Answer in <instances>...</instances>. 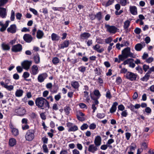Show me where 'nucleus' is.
<instances>
[{
    "label": "nucleus",
    "instance_id": "nucleus-61",
    "mask_svg": "<svg viewBox=\"0 0 154 154\" xmlns=\"http://www.w3.org/2000/svg\"><path fill=\"white\" fill-rule=\"evenodd\" d=\"M128 107L132 111H134V107L133 105L130 104L128 106Z\"/></svg>",
    "mask_w": 154,
    "mask_h": 154
},
{
    "label": "nucleus",
    "instance_id": "nucleus-23",
    "mask_svg": "<svg viewBox=\"0 0 154 154\" xmlns=\"http://www.w3.org/2000/svg\"><path fill=\"white\" fill-rule=\"evenodd\" d=\"M130 10L131 14L133 15H135L137 14V8L135 6H130Z\"/></svg>",
    "mask_w": 154,
    "mask_h": 154
},
{
    "label": "nucleus",
    "instance_id": "nucleus-37",
    "mask_svg": "<svg viewBox=\"0 0 154 154\" xmlns=\"http://www.w3.org/2000/svg\"><path fill=\"white\" fill-rule=\"evenodd\" d=\"M130 21L129 20H127L124 22L123 27L125 29H127L128 28L130 25Z\"/></svg>",
    "mask_w": 154,
    "mask_h": 154
},
{
    "label": "nucleus",
    "instance_id": "nucleus-7",
    "mask_svg": "<svg viewBox=\"0 0 154 154\" xmlns=\"http://www.w3.org/2000/svg\"><path fill=\"white\" fill-rule=\"evenodd\" d=\"M66 126L68 128L69 132L75 131L78 130V127L76 125H73L72 123L68 122L66 123Z\"/></svg>",
    "mask_w": 154,
    "mask_h": 154
},
{
    "label": "nucleus",
    "instance_id": "nucleus-8",
    "mask_svg": "<svg viewBox=\"0 0 154 154\" xmlns=\"http://www.w3.org/2000/svg\"><path fill=\"white\" fill-rule=\"evenodd\" d=\"M107 31L111 33H115L117 31V28L113 26H110L109 25H106Z\"/></svg>",
    "mask_w": 154,
    "mask_h": 154
},
{
    "label": "nucleus",
    "instance_id": "nucleus-43",
    "mask_svg": "<svg viewBox=\"0 0 154 154\" xmlns=\"http://www.w3.org/2000/svg\"><path fill=\"white\" fill-rule=\"evenodd\" d=\"M90 95L91 99L94 100H95L94 103L93 104H95V105H97L99 103V102L97 100V99H96V98H95L93 96L92 94H91Z\"/></svg>",
    "mask_w": 154,
    "mask_h": 154
},
{
    "label": "nucleus",
    "instance_id": "nucleus-45",
    "mask_svg": "<svg viewBox=\"0 0 154 154\" xmlns=\"http://www.w3.org/2000/svg\"><path fill=\"white\" fill-rule=\"evenodd\" d=\"M88 125L87 124H83L81 127V129L82 130H84L85 129H86L88 128Z\"/></svg>",
    "mask_w": 154,
    "mask_h": 154
},
{
    "label": "nucleus",
    "instance_id": "nucleus-59",
    "mask_svg": "<svg viewBox=\"0 0 154 154\" xmlns=\"http://www.w3.org/2000/svg\"><path fill=\"white\" fill-rule=\"evenodd\" d=\"M29 10L30 11L32 12L35 15H37L38 14L37 11L35 9L33 8H29Z\"/></svg>",
    "mask_w": 154,
    "mask_h": 154
},
{
    "label": "nucleus",
    "instance_id": "nucleus-34",
    "mask_svg": "<svg viewBox=\"0 0 154 154\" xmlns=\"http://www.w3.org/2000/svg\"><path fill=\"white\" fill-rule=\"evenodd\" d=\"M51 38L53 41H57L59 40L60 37L56 34L53 33L51 35Z\"/></svg>",
    "mask_w": 154,
    "mask_h": 154
},
{
    "label": "nucleus",
    "instance_id": "nucleus-40",
    "mask_svg": "<svg viewBox=\"0 0 154 154\" xmlns=\"http://www.w3.org/2000/svg\"><path fill=\"white\" fill-rule=\"evenodd\" d=\"M43 152L45 153H48V150L47 146L46 144H43L42 146Z\"/></svg>",
    "mask_w": 154,
    "mask_h": 154
},
{
    "label": "nucleus",
    "instance_id": "nucleus-12",
    "mask_svg": "<svg viewBox=\"0 0 154 154\" xmlns=\"http://www.w3.org/2000/svg\"><path fill=\"white\" fill-rule=\"evenodd\" d=\"M39 71L37 66L36 65H34L31 68L30 72L31 74L33 75H35L38 73Z\"/></svg>",
    "mask_w": 154,
    "mask_h": 154
},
{
    "label": "nucleus",
    "instance_id": "nucleus-18",
    "mask_svg": "<svg viewBox=\"0 0 154 154\" xmlns=\"http://www.w3.org/2000/svg\"><path fill=\"white\" fill-rule=\"evenodd\" d=\"M97 146L94 144H91L89 145L88 148V151L92 153H94L98 149Z\"/></svg>",
    "mask_w": 154,
    "mask_h": 154
},
{
    "label": "nucleus",
    "instance_id": "nucleus-20",
    "mask_svg": "<svg viewBox=\"0 0 154 154\" xmlns=\"http://www.w3.org/2000/svg\"><path fill=\"white\" fill-rule=\"evenodd\" d=\"M24 40L27 42H30L32 39V38L31 35L29 34H25L23 36Z\"/></svg>",
    "mask_w": 154,
    "mask_h": 154
},
{
    "label": "nucleus",
    "instance_id": "nucleus-53",
    "mask_svg": "<svg viewBox=\"0 0 154 154\" xmlns=\"http://www.w3.org/2000/svg\"><path fill=\"white\" fill-rule=\"evenodd\" d=\"M121 114L122 116L123 117H126L128 115V113L127 112V110H125L122 111L121 113Z\"/></svg>",
    "mask_w": 154,
    "mask_h": 154
},
{
    "label": "nucleus",
    "instance_id": "nucleus-10",
    "mask_svg": "<svg viewBox=\"0 0 154 154\" xmlns=\"http://www.w3.org/2000/svg\"><path fill=\"white\" fill-rule=\"evenodd\" d=\"M15 112L17 115L22 116L25 114L26 111L24 108L20 107L16 109Z\"/></svg>",
    "mask_w": 154,
    "mask_h": 154
},
{
    "label": "nucleus",
    "instance_id": "nucleus-51",
    "mask_svg": "<svg viewBox=\"0 0 154 154\" xmlns=\"http://www.w3.org/2000/svg\"><path fill=\"white\" fill-rule=\"evenodd\" d=\"M96 127V125L94 123H92L89 126V128L90 129L94 130Z\"/></svg>",
    "mask_w": 154,
    "mask_h": 154
},
{
    "label": "nucleus",
    "instance_id": "nucleus-16",
    "mask_svg": "<svg viewBox=\"0 0 154 154\" xmlns=\"http://www.w3.org/2000/svg\"><path fill=\"white\" fill-rule=\"evenodd\" d=\"M129 151L128 152V154H134L133 151H134L137 147L136 144L132 143L129 146Z\"/></svg>",
    "mask_w": 154,
    "mask_h": 154
},
{
    "label": "nucleus",
    "instance_id": "nucleus-24",
    "mask_svg": "<svg viewBox=\"0 0 154 154\" xmlns=\"http://www.w3.org/2000/svg\"><path fill=\"white\" fill-rule=\"evenodd\" d=\"M118 105V103L117 102H115L113 103L112 107L110 109V112L111 113H113L116 111L117 109L116 106Z\"/></svg>",
    "mask_w": 154,
    "mask_h": 154
},
{
    "label": "nucleus",
    "instance_id": "nucleus-17",
    "mask_svg": "<svg viewBox=\"0 0 154 154\" xmlns=\"http://www.w3.org/2000/svg\"><path fill=\"white\" fill-rule=\"evenodd\" d=\"M69 41L66 40L58 46L59 49H63L65 48H67L69 46Z\"/></svg>",
    "mask_w": 154,
    "mask_h": 154
},
{
    "label": "nucleus",
    "instance_id": "nucleus-54",
    "mask_svg": "<svg viewBox=\"0 0 154 154\" xmlns=\"http://www.w3.org/2000/svg\"><path fill=\"white\" fill-rule=\"evenodd\" d=\"M113 39L111 37H109L105 39V42L106 44H109L110 43Z\"/></svg>",
    "mask_w": 154,
    "mask_h": 154
},
{
    "label": "nucleus",
    "instance_id": "nucleus-44",
    "mask_svg": "<svg viewBox=\"0 0 154 154\" xmlns=\"http://www.w3.org/2000/svg\"><path fill=\"white\" fill-rule=\"evenodd\" d=\"M105 115L104 113H98L97 115V117L99 119H103Z\"/></svg>",
    "mask_w": 154,
    "mask_h": 154
},
{
    "label": "nucleus",
    "instance_id": "nucleus-28",
    "mask_svg": "<svg viewBox=\"0 0 154 154\" xmlns=\"http://www.w3.org/2000/svg\"><path fill=\"white\" fill-rule=\"evenodd\" d=\"M16 143V141L15 139L14 138L10 139L9 141V145L11 146H13Z\"/></svg>",
    "mask_w": 154,
    "mask_h": 154
},
{
    "label": "nucleus",
    "instance_id": "nucleus-49",
    "mask_svg": "<svg viewBox=\"0 0 154 154\" xmlns=\"http://www.w3.org/2000/svg\"><path fill=\"white\" fill-rule=\"evenodd\" d=\"M114 0H109V1L106 2L105 5L106 7H107L112 5L114 2Z\"/></svg>",
    "mask_w": 154,
    "mask_h": 154
},
{
    "label": "nucleus",
    "instance_id": "nucleus-55",
    "mask_svg": "<svg viewBox=\"0 0 154 154\" xmlns=\"http://www.w3.org/2000/svg\"><path fill=\"white\" fill-rule=\"evenodd\" d=\"M22 16V14L19 13H17L16 14V18L18 20H21Z\"/></svg>",
    "mask_w": 154,
    "mask_h": 154
},
{
    "label": "nucleus",
    "instance_id": "nucleus-48",
    "mask_svg": "<svg viewBox=\"0 0 154 154\" xmlns=\"http://www.w3.org/2000/svg\"><path fill=\"white\" fill-rule=\"evenodd\" d=\"M106 96L107 98L109 99H110L112 97V95L111 94V93L109 90H108L106 91Z\"/></svg>",
    "mask_w": 154,
    "mask_h": 154
},
{
    "label": "nucleus",
    "instance_id": "nucleus-13",
    "mask_svg": "<svg viewBox=\"0 0 154 154\" xmlns=\"http://www.w3.org/2000/svg\"><path fill=\"white\" fill-rule=\"evenodd\" d=\"M22 50V46L20 44H18L13 46L11 48L12 51L14 52H18Z\"/></svg>",
    "mask_w": 154,
    "mask_h": 154
},
{
    "label": "nucleus",
    "instance_id": "nucleus-57",
    "mask_svg": "<svg viewBox=\"0 0 154 154\" xmlns=\"http://www.w3.org/2000/svg\"><path fill=\"white\" fill-rule=\"evenodd\" d=\"M29 128V126L26 124H23L22 125V128L23 130H26L28 129Z\"/></svg>",
    "mask_w": 154,
    "mask_h": 154
},
{
    "label": "nucleus",
    "instance_id": "nucleus-29",
    "mask_svg": "<svg viewBox=\"0 0 154 154\" xmlns=\"http://www.w3.org/2000/svg\"><path fill=\"white\" fill-rule=\"evenodd\" d=\"M150 73L148 72L144 77L140 78V80L143 81H147L150 77Z\"/></svg>",
    "mask_w": 154,
    "mask_h": 154
},
{
    "label": "nucleus",
    "instance_id": "nucleus-52",
    "mask_svg": "<svg viewBox=\"0 0 154 154\" xmlns=\"http://www.w3.org/2000/svg\"><path fill=\"white\" fill-rule=\"evenodd\" d=\"M86 68L84 66H81L79 68V70L82 72H84L85 71Z\"/></svg>",
    "mask_w": 154,
    "mask_h": 154
},
{
    "label": "nucleus",
    "instance_id": "nucleus-47",
    "mask_svg": "<svg viewBox=\"0 0 154 154\" xmlns=\"http://www.w3.org/2000/svg\"><path fill=\"white\" fill-rule=\"evenodd\" d=\"M108 147H112L111 146H108L106 144H104L101 146L100 149L103 150H106Z\"/></svg>",
    "mask_w": 154,
    "mask_h": 154
},
{
    "label": "nucleus",
    "instance_id": "nucleus-1",
    "mask_svg": "<svg viewBox=\"0 0 154 154\" xmlns=\"http://www.w3.org/2000/svg\"><path fill=\"white\" fill-rule=\"evenodd\" d=\"M35 103L36 105L41 109H44L47 107L48 108L49 107V102L46 99L42 97L36 98Z\"/></svg>",
    "mask_w": 154,
    "mask_h": 154
},
{
    "label": "nucleus",
    "instance_id": "nucleus-21",
    "mask_svg": "<svg viewBox=\"0 0 154 154\" xmlns=\"http://www.w3.org/2000/svg\"><path fill=\"white\" fill-rule=\"evenodd\" d=\"M91 36V34L88 32H85L80 35V38L83 40L87 39Z\"/></svg>",
    "mask_w": 154,
    "mask_h": 154
},
{
    "label": "nucleus",
    "instance_id": "nucleus-38",
    "mask_svg": "<svg viewBox=\"0 0 154 154\" xmlns=\"http://www.w3.org/2000/svg\"><path fill=\"white\" fill-rule=\"evenodd\" d=\"M70 107L68 106H66L64 107V110L66 115H68L70 113L71 110Z\"/></svg>",
    "mask_w": 154,
    "mask_h": 154
},
{
    "label": "nucleus",
    "instance_id": "nucleus-3",
    "mask_svg": "<svg viewBox=\"0 0 154 154\" xmlns=\"http://www.w3.org/2000/svg\"><path fill=\"white\" fill-rule=\"evenodd\" d=\"M122 54L123 55L125 58L128 57H133L134 54L130 51V48L129 47H127L122 51Z\"/></svg>",
    "mask_w": 154,
    "mask_h": 154
},
{
    "label": "nucleus",
    "instance_id": "nucleus-60",
    "mask_svg": "<svg viewBox=\"0 0 154 154\" xmlns=\"http://www.w3.org/2000/svg\"><path fill=\"white\" fill-rule=\"evenodd\" d=\"M143 70L145 72H146L148 69H149V66L145 64H144L143 66Z\"/></svg>",
    "mask_w": 154,
    "mask_h": 154
},
{
    "label": "nucleus",
    "instance_id": "nucleus-56",
    "mask_svg": "<svg viewBox=\"0 0 154 154\" xmlns=\"http://www.w3.org/2000/svg\"><path fill=\"white\" fill-rule=\"evenodd\" d=\"M141 29L137 27L134 30V32L137 34H140L141 32Z\"/></svg>",
    "mask_w": 154,
    "mask_h": 154
},
{
    "label": "nucleus",
    "instance_id": "nucleus-19",
    "mask_svg": "<svg viewBox=\"0 0 154 154\" xmlns=\"http://www.w3.org/2000/svg\"><path fill=\"white\" fill-rule=\"evenodd\" d=\"M7 16L6 9L5 8L0 7V17L2 18H5Z\"/></svg>",
    "mask_w": 154,
    "mask_h": 154
},
{
    "label": "nucleus",
    "instance_id": "nucleus-39",
    "mask_svg": "<svg viewBox=\"0 0 154 154\" xmlns=\"http://www.w3.org/2000/svg\"><path fill=\"white\" fill-rule=\"evenodd\" d=\"M60 61V60L57 57H54L53 58L52 60L53 63L55 65L59 63Z\"/></svg>",
    "mask_w": 154,
    "mask_h": 154
},
{
    "label": "nucleus",
    "instance_id": "nucleus-58",
    "mask_svg": "<svg viewBox=\"0 0 154 154\" xmlns=\"http://www.w3.org/2000/svg\"><path fill=\"white\" fill-rule=\"evenodd\" d=\"M61 98V96L60 93H59L54 96V99L58 101Z\"/></svg>",
    "mask_w": 154,
    "mask_h": 154
},
{
    "label": "nucleus",
    "instance_id": "nucleus-11",
    "mask_svg": "<svg viewBox=\"0 0 154 154\" xmlns=\"http://www.w3.org/2000/svg\"><path fill=\"white\" fill-rule=\"evenodd\" d=\"M7 31L8 32L11 33H15L17 31V27L15 24L11 25L7 29Z\"/></svg>",
    "mask_w": 154,
    "mask_h": 154
},
{
    "label": "nucleus",
    "instance_id": "nucleus-31",
    "mask_svg": "<svg viewBox=\"0 0 154 154\" xmlns=\"http://www.w3.org/2000/svg\"><path fill=\"white\" fill-rule=\"evenodd\" d=\"M94 95L95 96L96 99H98L100 97L101 95L99 91L98 90H95L93 91Z\"/></svg>",
    "mask_w": 154,
    "mask_h": 154
},
{
    "label": "nucleus",
    "instance_id": "nucleus-50",
    "mask_svg": "<svg viewBox=\"0 0 154 154\" xmlns=\"http://www.w3.org/2000/svg\"><path fill=\"white\" fill-rule=\"evenodd\" d=\"M30 74L27 72H24L23 75V77L25 79L29 77Z\"/></svg>",
    "mask_w": 154,
    "mask_h": 154
},
{
    "label": "nucleus",
    "instance_id": "nucleus-25",
    "mask_svg": "<svg viewBox=\"0 0 154 154\" xmlns=\"http://www.w3.org/2000/svg\"><path fill=\"white\" fill-rule=\"evenodd\" d=\"M23 93V91L22 89H17L15 92V95L16 97H20L22 96Z\"/></svg>",
    "mask_w": 154,
    "mask_h": 154
},
{
    "label": "nucleus",
    "instance_id": "nucleus-6",
    "mask_svg": "<svg viewBox=\"0 0 154 154\" xmlns=\"http://www.w3.org/2000/svg\"><path fill=\"white\" fill-rule=\"evenodd\" d=\"M32 64V61L26 60L22 62L21 63V65L23 69L27 70L29 69Z\"/></svg>",
    "mask_w": 154,
    "mask_h": 154
},
{
    "label": "nucleus",
    "instance_id": "nucleus-5",
    "mask_svg": "<svg viewBox=\"0 0 154 154\" xmlns=\"http://www.w3.org/2000/svg\"><path fill=\"white\" fill-rule=\"evenodd\" d=\"M34 137V131L32 130H28L26 135V138L27 140L30 141L32 140Z\"/></svg>",
    "mask_w": 154,
    "mask_h": 154
},
{
    "label": "nucleus",
    "instance_id": "nucleus-27",
    "mask_svg": "<svg viewBox=\"0 0 154 154\" xmlns=\"http://www.w3.org/2000/svg\"><path fill=\"white\" fill-rule=\"evenodd\" d=\"M10 22V21L9 20H7L6 21L4 25L2 26V27L0 29V30L1 32H3L6 30V29L8 26Z\"/></svg>",
    "mask_w": 154,
    "mask_h": 154
},
{
    "label": "nucleus",
    "instance_id": "nucleus-4",
    "mask_svg": "<svg viewBox=\"0 0 154 154\" xmlns=\"http://www.w3.org/2000/svg\"><path fill=\"white\" fill-rule=\"evenodd\" d=\"M137 75L131 72H128L125 75V77L131 81L136 80Z\"/></svg>",
    "mask_w": 154,
    "mask_h": 154
},
{
    "label": "nucleus",
    "instance_id": "nucleus-36",
    "mask_svg": "<svg viewBox=\"0 0 154 154\" xmlns=\"http://www.w3.org/2000/svg\"><path fill=\"white\" fill-rule=\"evenodd\" d=\"M83 94L84 97L86 98V101L89 102L90 99L88 96V92L86 91H85L83 92Z\"/></svg>",
    "mask_w": 154,
    "mask_h": 154
},
{
    "label": "nucleus",
    "instance_id": "nucleus-26",
    "mask_svg": "<svg viewBox=\"0 0 154 154\" xmlns=\"http://www.w3.org/2000/svg\"><path fill=\"white\" fill-rule=\"evenodd\" d=\"M71 86L75 89H78L80 86L79 82L76 81L71 82Z\"/></svg>",
    "mask_w": 154,
    "mask_h": 154
},
{
    "label": "nucleus",
    "instance_id": "nucleus-14",
    "mask_svg": "<svg viewBox=\"0 0 154 154\" xmlns=\"http://www.w3.org/2000/svg\"><path fill=\"white\" fill-rule=\"evenodd\" d=\"M102 139L101 137L99 135L96 136L94 140V143L95 146H99L101 143Z\"/></svg>",
    "mask_w": 154,
    "mask_h": 154
},
{
    "label": "nucleus",
    "instance_id": "nucleus-41",
    "mask_svg": "<svg viewBox=\"0 0 154 154\" xmlns=\"http://www.w3.org/2000/svg\"><path fill=\"white\" fill-rule=\"evenodd\" d=\"M95 17L98 20H100L102 18L101 13V12H98L95 15Z\"/></svg>",
    "mask_w": 154,
    "mask_h": 154
},
{
    "label": "nucleus",
    "instance_id": "nucleus-2",
    "mask_svg": "<svg viewBox=\"0 0 154 154\" xmlns=\"http://www.w3.org/2000/svg\"><path fill=\"white\" fill-rule=\"evenodd\" d=\"M10 82L11 80L10 79H5V82L3 81L0 82V85L8 91H12L14 88V86L12 85H8Z\"/></svg>",
    "mask_w": 154,
    "mask_h": 154
},
{
    "label": "nucleus",
    "instance_id": "nucleus-62",
    "mask_svg": "<svg viewBox=\"0 0 154 154\" xmlns=\"http://www.w3.org/2000/svg\"><path fill=\"white\" fill-rule=\"evenodd\" d=\"M125 107L122 104L119 105L118 106V109L119 110L123 111L124 110Z\"/></svg>",
    "mask_w": 154,
    "mask_h": 154
},
{
    "label": "nucleus",
    "instance_id": "nucleus-46",
    "mask_svg": "<svg viewBox=\"0 0 154 154\" xmlns=\"http://www.w3.org/2000/svg\"><path fill=\"white\" fill-rule=\"evenodd\" d=\"M133 60H134V59H128L126 60H125L124 62L122 64H124V65H125L127 64H129L131 62V61Z\"/></svg>",
    "mask_w": 154,
    "mask_h": 154
},
{
    "label": "nucleus",
    "instance_id": "nucleus-63",
    "mask_svg": "<svg viewBox=\"0 0 154 154\" xmlns=\"http://www.w3.org/2000/svg\"><path fill=\"white\" fill-rule=\"evenodd\" d=\"M72 154H80L79 151L77 149H75L72 150Z\"/></svg>",
    "mask_w": 154,
    "mask_h": 154
},
{
    "label": "nucleus",
    "instance_id": "nucleus-30",
    "mask_svg": "<svg viewBox=\"0 0 154 154\" xmlns=\"http://www.w3.org/2000/svg\"><path fill=\"white\" fill-rule=\"evenodd\" d=\"M10 127L11 129V132L15 136L19 134V131L18 129L14 128L12 125L10 126Z\"/></svg>",
    "mask_w": 154,
    "mask_h": 154
},
{
    "label": "nucleus",
    "instance_id": "nucleus-35",
    "mask_svg": "<svg viewBox=\"0 0 154 154\" xmlns=\"http://www.w3.org/2000/svg\"><path fill=\"white\" fill-rule=\"evenodd\" d=\"M34 62L35 64L39 63L40 62V58L38 54L35 55L34 57Z\"/></svg>",
    "mask_w": 154,
    "mask_h": 154
},
{
    "label": "nucleus",
    "instance_id": "nucleus-64",
    "mask_svg": "<svg viewBox=\"0 0 154 154\" xmlns=\"http://www.w3.org/2000/svg\"><path fill=\"white\" fill-rule=\"evenodd\" d=\"M60 154H68L67 150L66 149H62L60 151Z\"/></svg>",
    "mask_w": 154,
    "mask_h": 154
},
{
    "label": "nucleus",
    "instance_id": "nucleus-32",
    "mask_svg": "<svg viewBox=\"0 0 154 154\" xmlns=\"http://www.w3.org/2000/svg\"><path fill=\"white\" fill-rule=\"evenodd\" d=\"M1 47L4 50H9L10 49V47L9 45L3 43L2 44Z\"/></svg>",
    "mask_w": 154,
    "mask_h": 154
},
{
    "label": "nucleus",
    "instance_id": "nucleus-33",
    "mask_svg": "<svg viewBox=\"0 0 154 154\" xmlns=\"http://www.w3.org/2000/svg\"><path fill=\"white\" fill-rule=\"evenodd\" d=\"M44 35L43 32L40 30H38L37 32V37L38 39L42 38Z\"/></svg>",
    "mask_w": 154,
    "mask_h": 154
},
{
    "label": "nucleus",
    "instance_id": "nucleus-15",
    "mask_svg": "<svg viewBox=\"0 0 154 154\" xmlns=\"http://www.w3.org/2000/svg\"><path fill=\"white\" fill-rule=\"evenodd\" d=\"M93 48L94 50L99 53H101L104 51V49L103 47H101V46L98 44H96L94 46Z\"/></svg>",
    "mask_w": 154,
    "mask_h": 154
},
{
    "label": "nucleus",
    "instance_id": "nucleus-9",
    "mask_svg": "<svg viewBox=\"0 0 154 154\" xmlns=\"http://www.w3.org/2000/svg\"><path fill=\"white\" fill-rule=\"evenodd\" d=\"M48 76L46 72L39 74L37 78L38 81L40 83L43 82L46 79Z\"/></svg>",
    "mask_w": 154,
    "mask_h": 154
},
{
    "label": "nucleus",
    "instance_id": "nucleus-22",
    "mask_svg": "<svg viewBox=\"0 0 154 154\" xmlns=\"http://www.w3.org/2000/svg\"><path fill=\"white\" fill-rule=\"evenodd\" d=\"M145 46V43L144 42H141L140 43L137 44L135 47V48L136 51H140Z\"/></svg>",
    "mask_w": 154,
    "mask_h": 154
},
{
    "label": "nucleus",
    "instance_id": "nucleus-42",
    "mask_svg": "<svg viewBox=\"0 0 154 154\" xmlns=\"http://www.w3.org/2000/svg\"><path fill=\"white\" fill-rule=\"evenodd\" d=\"M15 19V12L13 10H12L11 13L10 19L11 21H13Z\"/></svg>",
    "mask_w": 154,
    "mask_h": 154
}]
</instances>
